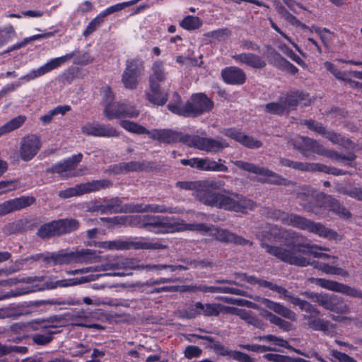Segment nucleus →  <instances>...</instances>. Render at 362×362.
<instances>
[{
	"instance_id": "nucleus-1",
	"label": "nucleus",
	"mask_w": 362,
	"mask_h": 362,
	"mask_svg": "<svg viewBox=\"0 0 362 362\" xmlns=\"http://www.w3.org/2000/svg\"><path fill=\"white\" fill-rule=\"evenodd\" d=\"M134 226L146 228L154 233H173L184 230H192L211 238L209 240H217L226 243H234L240 245L247 243V240L234 233L214 226H208L203 223H186L183 220L174 217L163 216L133 215L129 216L101 218V221L113 224H119L124 220Z\"/></svg>"
},
{
	"instance_id": "nucleus-2",
	"label": "nucleus",
	"mask_w": 362,
	"mask_h": 362,
	"mask_svg": "<svg viewBox=\"0 0 362 362\" xmlns=\"http://www.w3.org/2000/svg\"><path fill=\"white\" fill-rule=\"evenodd\" d=\"M104 274H92L88 277L70 278L60 280L49 279L46 280L43 277H28V278H10L6 280L0 281L1 286H11L18 282H23L25 285L18 287L16 291H12L3 296H0V300L25 295L43 290L55 289L57 288H67L75 286L84 284L89 281H94L99 276Z\"/></svg>"
},
{
	"instance_id": "nucleus-3",
	"label": "nucleus",
	"mask_w": 362,
	"mask_h": 362,
	"mask_svg": "<svg viewBox=\"0 0 362 362\" xmlns=\"http://www.w3.org/2000/svg\"><path fill=\"white\" fill-rule=\"evenodd\" d=\"M300 204L308 211L312 212L319 216L325 217L329 211H332L339 217L347 219L351 214L339 202L331 196L314 193L300 194L298 196Z\"/></svg>"
},
{
	"instance_id": "nucleus-4",
	"label": "nucleus",
	"mask_w": 362,
	"mask_h": 362,
	"mask_svg": "<svg viewBox=\"0 0 362 362\" xmlns=\"http://www.w3.org/2000/svg\"><path fill=\"white\" fill-rule=\"evenodd\" d=\"M221 313H235L241 319L257 328L264 329L266 327V325L257 317L254 316L250 311H247L245 309H231L219 303L203 304L200 302H197L194 305L189 308L187 316L189 318L195 317L199 315L216 316Z\"/></svg>"
},
{
	"instance_id": "nucleus-5",
	"label": "nucleus",
	"mask_w": 362,
	"mask_h": 362,
	"mask_svg": "<svg viewBox=\"0 0 362 362\" xmlns=\"http://www.w3.org/2000/svg\"><path fill=\"white\" fill-rule=\"evenodd\" d=\"M274 216L284 224L307 230L320 237L334 240H341V236L336 231L326 228L320 223H315L298 214L286 213L278 210L274 213Z\"/></svg>"
},
{
	"instance_id": "nucleus-6",
	"label": "nucleus",
	"mask_w": 362,
	"mask_h": 362,
	"mask_svg": "<svg viewBox=\"0 0 362 362\" xmlns=\"http://www.w3.org/2000/svg\"><path fill=\"white\" fill-rule=\"evenodd\" d=\"M98 255L90 249H83L68 252L59 250L57 252H45L31 256L29 259L40 261L45 264H69L71 263H92L96 262Z\"/></svg>"
},
{
	"instance_id": "nucleus-7",
	"label": "nucleus",
	"mask_w": 362,
	"mask_h": 362,
	"mask_svg": "<svg viewBox=\"0 0 362 362\" xmlns=\"http://www.w3.org/2000/svg\"><path fill=\"white\" fill-rule=\"evenodd\" d=\"M265 247L268 253L290 264H294L300 267H305L308 264H311L315 268L318 269L327 274L339 275L341 276H349V273L340 267L329 266L322 262H310L306 259V258L302 257L301 255H297L295 253L281 247L269 245H265Z\"/></svg>"
},
{
	"instance_id": "nucleus-8",
	"label": "nucleus",
	"mask_w": 362,
	"mask_h": 362,
	"mask_svg": "<svg viewBox=\"0 0 362 362\" xmlns=\"http://www.w3.org/2000/svg\"><path fill=\"white\" fill-rule=\"evenodd\" d=\"M118 199H112L110 203L107 204H100L93 203L88 207L90 211H98L102 214L117 213V212H153V213H169L177 214L182 211L176 208L167 207L164 205L151 204H133L123 208L119 204Z\"/></svg>"
},
{
	"instance_id": "nucleus-9",
	"label": "nucleus",
	"mask_w": 362,
	"mask_h": 362,
	"mask_svg": "<svg viewBox=\"0 0 362 362\" xmlns=\"http://www.w3.org/2000/svg\"><path fill=\"white\" fill-rule=\"evenodd\" d=\"M175 103L170 102L168 108L172 112L183 116H197L210 111L214 106V103L203 93L194 94L191 100L185 105H182L179 95H173Z\"/></svg>"
},
{
	"instance_id": "nucleus-10",
	"label": "nucleus",
	"mask_w": 362,
	"mask_h": 362,
	"mask_svg": "<svg viewBox=\"0 0 362 362\" xmlns=\"http://www.w3.org/2000/svg\"><path fill=\"white\" fill-rule=\"evenodd\" d=\"M100 248L108 250H158L166 248L162 240L143 237L128 238L112 241H103L98 243Z\"/></svg>"
},
{
	"instance_id": "nucleus-11",
	"label": "nucleus",
	"mask_w": 362,
	"mask_h": 362,
	"mask_svg": "<svg viewBox=\"0 0 362 362\" xmlns=\"http://www.w3.org/2000/svg\"><path fill=\"white\" fill-rule=\"evenodd\" d=\"M202 203L208 206L242 214H247L255 207V203L251 199L238 194L223 193H218L212 197H204Z\"/></svg>"
},
{
	"instance_id": "nucleus-12",
	"label": "nucleus",
	"mask_w": 362,
	"mask_h": 362,
	"mask_svg": "<svg viewBox=\"0 0 362 362\" xmlns=\"http://www.w3.org/2000/svg\"><path fill=\"white\" fill-rule=\"evenodd\" d=\"M229 284H235L240 286H244L245 284L250 285H258L259 287H266L270 290L276 291L281 295V298L291 302L295 305H298L300 309L307 312H312V305L305 300L294 297L284 288L277 286L272 282L259 279L255 276H247L246 274H238L235 276V281H228Z\"/></svg>"
},
{
	"instance_id": "nucleus-13",
	"label": "nucleus",
	"mask_w": 362,
	"mask_h": 362,
	"mask_svg": "<svg viewBox=\"0 0 362 362\" xmlns=\"http://www.w3.org/2000/svg\"><path fill=\"white\" fill-rule=\"evenodd\" d=\"M293 146L305 156H308V152L310 151L348 165L356 159L354 153H349L347 156H342L337 151L325 148L317 141L307 137H297L294 141Z\"/></svg>"
},
{
	"instance_id": "nucleus-14",
	"label": "nucleus",
	"mask_w": 362,
	"mask_h": 362,
	"mask_svg": "<svg viewBox=\"0 0 362 362\" xmlns=\"http://www.w3.org/2000/svg\"><path fill=\"white\" fill-rule=\"evenodd\" d=\"M74 52H71L59 57L52 59L44 65L40 66L39 68L30 71L25 75L22 76L19 78L18 82L8 84L3 89H1L0 90V95H4L7 93L12 92L15 90L18 87L21 86L22 83H28L30 81H33L58 68L62 64H64L68 60L71 59L74 56Z\"/></svg>"
},
{
	"instance_id": "nucleus-15",
	"label": "nucleus",
	"mask_w": 362,
	"mask_h": 362,
	"mask_svg": "<svg viewBox=\"0 0 362 362\" xmlns=\"http://www.w3.org/2000/svg\"><path fill=\"white\" fill-rule=\"evenodd\" d=\"M54 328L55 327L46 320H35L27 324H16L13 325L14 330L37 332L32 336V340L37 345L49 344L52 340L53 334L57 333L56 331L53 330Z\"/></svg>"
},
{
	"instance_id": "nucleus-16",
	"label": "nucleus",
	"mask_w": 362,
	"mask_h": 362,
	"mask_svg": "<svg viewBox=\"0 0 362 362\" xmlns=\"http://www.w3.org/2000/svg\"><path fill=\"white\" fill-rule=\"evenodd\" d=\"M186 145L207 153H216L228 146L223 139L202 137L198 135H189L185 139Z\"/></svg>"
},
{
	"instance_id": "nucleus-17",
	"label": "nucleus",
	"mask_w": 362,
	"mask_h": 362,
	"mask_svg": "<svg viewBox=\"0 0 362 362\" xmlns=\"http://www.w3.org/2000/svg\"><path fill=\"white\" fill-rule=\"evenodd\" d=\"M311 99L303 93H293L288 96L285 100H281L278 103H272L266 105V109L269 112L274 114H281L285 110L293 108L297 104L308 105L310 103Z\"/></svg>"
},
{
	"instance_id": "nucleus-18",
	"label": "nucleus",
	"mask_w": 362,
	"mask_h": 362,
	"mask_svg": "<svg viewBox=\"0 0 362 362\" xmlns=\"http://www.w3.org/2000/svg\"><path fill=\"white\" fill-rule=\"evenodd\" d=\"M223 163L224 160L218 159V161L209 158H192L182 159L181 163L184 165H189L192 168L203 171L227 172L228 168Z\"/></svg>"
},
{
	"instance_id": "nucleus-19",
	"label": "nucleus",
	"mask_w": 362,
	"mask_h": 362,
	"mask_svg": "<svg viewBox=\"0 0 362 362\" xmlns=\"http://www.w3.org/2000/svg\"><path fill=\"white\" fill-rule=\"evenodd\" d=\"M110 182L107 180H94L92 182L76 185L73 187L60 191L59 196L62 198H69L86 193L95 192L108 187Z\"/></svg>"
},
{
	"instance_id": "nucleus-20",
	"label": "nucleus",
	"mask_w": 362,
	"mask_h": 362,
	"mask_svg": "<svg viewBox=\"0 0 362 362\" xmlns=\"http://www.w3.org/2000/svg\"><path fill=\"white\" fill-rule=\"evenodd\" d=\"M303 236L300 235L299 233L290 231L285 232L283 233L282 238L286 240L287 245H293L295 249H296L298 252L303 254H310L313 255L315 257H327L328 255L326 254H323L322 252H318L317 250H328L327 248H322L321 247H318L316 245H312L310 243H307L305 244H295V241L293 240Z\"/></svg>"
},
{
	"instance_id": "nucleus-21",
	"label": "nucleus",
	"mask_w": 362,
	"mask_h": 362,
	"mask_svg": "<svg viewBox=\"0 0 362 362\" xmlns=\"http://www.w3.org/2000/svg\"><path fill=\"white\" fill-rule=\"evenodd\" d=\"M116 270L117 272L107 273L104 275L114 276H124L132 274V270L134 269H145L147 272L152 271L151 264H139L136 259L115 257Z\"/></svg>"
},
{
	"instance_id": "nucleus-22",
	"label": "nucleus",
	"mask_w": 362,
	"mask_h": 362,
	"mask_svg": "<svg viewBox=\"0 0 362 362\" xmlns=\"http://www.w3.org/2000/svg\"><path fill=\"white\" fill-rule=\"evenodd\" d=\"M82 154L78 153L59 162L52 167L53 173H56L62 177L77 176L81 174L76 169L77 164L82 159Z\"/></svg>"
},
{
	"instance_id": "nucleus-23",
	"label": "nucleus",
	"mask_w": 362,
	"mask_h": 362,
	"mask_svg": "<svg viewBox=\"0 0 362 362\" xmlns=\"http://www.w3.org/2000/svg\"><path fill=\"white\" fill-rule=\"evenodd\" d=\"M41 147L40 139L35 135L23 138L20 146V156L22 160L28 161L33 159Z\"/></svg>"
},
{
	"instance_id": "nucleus-24",
	"label": "nucleus",
	"mask_w": 362,
	"mask_h": 362,
	"mask_svg": "<svg viewBox=\"0 0 362 362\" xmlns=\"http://www.w3.org/2000/svg\"><path fill=\"white\" fill-rule=\"evenodd\" d=\"M236 166L249 172H252L260 176V180L263 182L272 183H279V177L268 169L259 167L255 164L244 162L242 160H236L233 162Z\"/></svg>"
},
{
	"instance_id": "nucleus-25",
	"label": "nucleus",
	"mask_w": 362,
	"mask_h": 362,
	"mask_svg": "<svg viewBox=\"0 0 362 362\" xmlns=\"http://www.w3.org/2000/svg\"><path fill=\"white\" fill-rule=\"evenodd\" d=\"M83 134L98 137H112L118 135L117 132L109 124L87 122L81 127Z\"/></svg>"
},
{
	"instance_id": "nucleus-26",
	"label": "nucleus",
	"mask_w": 362,
	"mask_h": 362,
	"mask_svg": "<svg viewBox=\"0 0 362 362\" xmlns=\"http://www.w3.org/2000/svg\"><path fill=\"white\" fill-rule=\"evenodd\" d=\"M141 68V64L137 59L127 62V67L122 75V82L127 88L134 89L136 88Z\"/></svg>"
},
{
	"instance_id": "nucleus-27",
	"label": "nucleus",
	"mask_w": 362,
	"mask_h": 362,
	"mask_svg": "<svg viewBox=\"0 0 362 362\" xmlns=\"http://www.w3.org/2000/svg\"><path fill=\"white\" fill-rule=\"evenodd\" d=\"M148 136L163 143L173 144L180 141L186 145L185 139L188 134L169 129H154L148 133Z\"/></svg>"
},
{
	"instance_id": "nucleus-28",
	"label": "nucleus",
	"mask_w": 362,
	"mask_h": 362,
	"mask_svg": "<svg viewBox=\"0 0 362 362\" xmlns=\"http://www.w3.org/2000/svg\"><path fill=\"white\" fill-rule=\"evenodd\" d=\"M35 199L31 196H22L10 199L0 204V216H4L14 211L20 210L32 205Z\"/></svg>"
},
{
	"instance_id": "nucleus-29",
	"label": "nucleus",
	"mask_w": 362,
	"mask_h": 362,
	"mask_svg": "<svg viewBox=\"0 0 362 362\" xmlns=\"http://www.w3.org/2000/svg\"><path fill=\"white\" fill-rule=\"evenodd\" d=\"M315 300L326 309L336 312L337 313H346V305L339 301L337 296H329L326 294H315L313 296Z\"/></svg>"
},
{
	"instance_id": "nucleus-30",
	"label": "nucleus",
	"mask_w": 362,
	"mask_h": 362,
	"mask_svg": "<svg viewBox=\"0 0 362 362\" xmlns=\"http://www.w3.org/2000/svg\"><path fill=\"white\" fill-rule=\"evenodd\" d=\"M312 280L315 281L316 284L327 290L342 293L352 297L361 296V293L356 289L336 281L324 279H313Z\"/></svg>"
},
{
	"instance_id": "nucleus-31",
	"label": "nucleus",
	"mask_w": 362,
	"mask_h": 362,
	"mask_svg": "<svg viewBox=\"0 0 362 362\" xmlns=\"http://www.w3.org/2000/svg\"><path fill=\"white\" fill-rule=\"evenodd\" d=\"M221 76L223 81L228 84H243L246 79L243 71L235 66L226 68L222 71Z\"/></svg>"
},
{
	"instance_id": "nucleus-32",
	"label": "nucleus",
	"mask_w": 362,
	"mask_h": 362,
	"mask_svg": "<svg viewBox=\"0 0 362 362\" xmlns=\"http://www.w3.org/2000/svg\"><path fill=\"white\" fill-rule=\"evenodd\" d=\"M225 134L247 148H257L262 144L260 141L255 139L252 136H249L235 129H228Z\"/></svg>"
},
{
	"instance_id": "nucleus-33",
	"label": "nucleus",
	"mask_w": 362,
	"mask_h": 362,
	"mask_svg": "<svg viewBox=\"0 0 362 362\" xmlns=\"http://www.w3.org/2000/svg\"><path fill=\"white\" fill-rule=\"evenodd\" d=\"M150 88L146 92V99L155 105H163L168 100V93L161 90L160 85H149Z\"/></svg>"
},
{
	"instance_id": "nucleus-34",
	"label": "nucleus",
	"mask_w": 362,
	"mask_h": 362,
	"mask_svg": "<svg viewBox=\"0 0 362 362\" xmlns=\"http://www.w3.org/2000/svg\"><path fill=\"white\" fill-rule=\"evenodd\" d=\"M238 63L246 64L255 69L263 68L266 62L261 57L252 53H243L233 57Z\"/></svg>"
},
{
	"instance_id": "nucleus-35",
	"label": "nucleus",
	"mask_w": 362,
	"mask_h": 362,
	"mask_svg": "<svg viewBox=\"0 0 362 362\" xmlns=\"http://www.w3.org/2000/svg\"><path fill=\"white\" fill-rule=\"evenodd\" d=\"M261 303L269 310H273L288 320L294 321L296 319L295 313L279 303L272 301L267 298H262L261 299Z\"/></svg>"
},
{
	"instance_id": "nucleus-36",
	"label": "nucleus",
	"mask_w": 362,
	"mask_h": 362,
	"mask_svg": "<svg viewBox=\"0 0 362 362\" xmlns=\"http://www.w3.org/2000/svg\"><path fill=\"white\" fill-rule=\"evenodd\" d=\"M225 185L223 180H200V194L206 197H212L218 193H212L214 189H219Z\"/></svg>"
},
{
	"instance_id": "nucleus-37",
	"label": "nucleus",
	"mask_w": 362,
	"mask_h": 362,
	"mask_svg": "<svg viewBox=\"0 0 362 362\" xmlns=\"http://www.w3.org/2000/svg\"><path fill=\"white\" fill-rule=\"evenodd\" d=\"M106 113L109 117H130L136 118L139 115V110L130 104L121 103V112H112L107 109Z\"/></svg>"
},
{
	"instance_id": "nucleus-38",
	"label": "nucleus",
	"mask_w": 362,
	"mask_h": 362,
	"mask_svg": "<svg viewBox=\"0 0 362 362\" xmlns=\"http://www.w3.org/2000/svg\"><path fill=\"white\" fill-rule=\"evenodd\" d=\"M54 221L58 236L62 234L71 233L76 230L79 226L78 221L73 218L60 219Z\"/></svg>"
},
{
	"instance_id": "nucleus-39",
	"label": "nucleus",
	"mask_w": 362,
	"mask_h": 362,
	"mask_svg": "<svg viewBox=\"0 0 362 362\" xmlns=\"http://www.w3.org/2000/svg\"><path fill=\"white\" fill-rule=\"evenodd\" d=\"M152 73L149 77V85H159L158 83L165 79V73L161 62H156L152 66Z\"/></svg>"
},
{
	"instance_id": "nucleus-40",
	"label": "nucleus",
	"mask_w": 362,
	"mask_h": 362,
	"mask_svg": "<svg viewBox=\"0 0 362 362\" xmlns=\"http://www.w3.org/2000/svg\"><path fill=\"white\" fill-rule=\"evenodd\" d=\"M26 120L24 115H18L0 127V136L20 128Z\"/></svg>"
},
{
	"instance_id": "nucleus-41",
	"label": "nucleus",
	"mask_w": 362,
	"mask_h": 362,
	"mask_svg": "<svg viewBox=\"0 0 362 362\" xmlns=\"http://www.w3.org/2000/svg\"><path fill=\"white\" fill-rule=\"evenodd\" d=\"M177 187L192 192V194L202 202V198L206 197L200 193V180L199 181H185V182H177L176 183Z\"/></svg>"
},
{
	"instance_id": "nucleus-42",
	"label": "nucleus",
	"mask_w": 362,
	"mask_h": 362,
	"mask_svg": "<svg viewBox=\"0 0 362 362\" xmlns=\"http://www.w3.org/2000/svg\"><path fill=\"white\" fill-rule=\"evenodd\" d=\"M327 139L334 144H337L342 146L344 148L349 149H354L352 142L348 139L342 137L340 134H338L334 132H326L323 134Z\"/></svg>"
},
{
	"instance_id": "nucleus-43",
	"label": "nucleus",
	"mask_w": 362,
	"mask_h": 362,
	"mask_svg": "<svg viewBox=\"0 0 362 362\" xmlns=\"http://www.w3.org/2000/svg\"><path fill=\"white\" fill-rule=\"evenodd\" d=\"M310 325L313 329L322 331L327 335H333L337 332L334 325L323 320H314L311 322Z\"/></svg>"
},
{
	"instance_id": "nucleus-44",
	"label": "nucleus",
	"mask_w": 362,
	"mask_h": 362,
	"mask_svg": "<svg viewBox=\"0 0 362 362\" xmlns=\"http://www.w3.org/2000/svg\"><path fill=\"white\" fill-rule=\"evenodd\" d=\"M310 325L313 329L322 331L327 335H333L337 332L334 325L323 320H314L311 322Z\"/></svg>"
},
{
	"instance_id": "nucleus-45",
	"label": "nucleus",
	"mask_w": 362,
	"mask_h": 362,
	"mask_svg": "<svg viewBox=\"0 0 362 362\" xmlns=\"http://www.w3.org/2000/svg\"><path fill=\"white\" fill-rule=\"evenodd\" d=\"M37 235L43 239L58 236L55 221H54L40 226L37 230Z\"/></svg>"
},
{
	"instance_id": "nucleus-46",
	"label": "nucleus",
	"mask_w": 362,
	"mask_h": 362,
	"mask_svg": "<svg viewBox=\"0 0 362 362\" xmlns=\"http://www.w3.org/2000/svg\"><path fill=\"white\" fill-rule=\"evenodd\" d=\"M16 36L13 27L11 25L0 28V47L12 41Z\"/></svg>"
},
{
	"instance_id": "nucleus-47",
	"label": "nucleus",
	"mask_w": 362,
	"mask_h": 362,
	"mask_svg": "<svg viewBox=\"0 0 362 362\" xmlns=\"http://www.w3.org/2000/svg\"><path fill=\"white\" fill-rule=\"evenodd\" d=\"M108 270H116L115 258L111 259L106 264H103L96 267H89L78 269V274H86L88 272H106Z\"/></svg>"
},
{
	"instance_id": "nucleus-48",
	"label": "nucleus",
	"mask_w": 362,
	"mask_h": 362,
	"mask_svg": "<svg viewBox=\"0 0 362 362\" xmlns=\"http://www.w3.org/2000/svg\"><path fill=\"white\" fill-rule=\"evenodd\" d=\"M119 124L122 128L131 133L138 134H146L148 135L150 132L144 127L129 120H121Z\"/></svg>"
},
{
	"instance_id": "nucleus-49",
	"label": "nucleus",
	"mask_w": 362,
	"mask_h": 362,
	"mask_svg": "<svg viewBox=\"0 0 362 362\" xmlns=\"http://www.w3.org/2000/svg\"><path fill=\"white\" fill-rule=\"evenodd\" d=\"M198 291H201L204 293L207 292H221V293H230L235 294L245 295L244 292L241 291L238 288H230L228 286H199L197 288Z\"/></svg>"
},
{
	"instance_id": "nucleus-50",
	"label": "nucleus",
	"mask_w": 362,
	"mask_h": 362,
	"mask_svg": "<svg viewBox=\"0 0 362 362\" xmlns=\"http://www.w3.org/2000/svg\"><path fill=\"white\" fill-rule=\"evenodd\" d=\"M337 191L343 194L362 201V188L354 186L339 187Z\"/></svg>"
},
{
	"instance_id": "nucleus-51",
	"label": "nucleus",
	"mask_w": 362,
	"mask_h": 362,
	"mask_svg": "<svg viewBox=\"0 0 362 362\" xmlns=\"http://www.w3.org/2000/svg\"><path fill=\"white\" fill-rule=\"evenodd\" d=\"M202 25V20L197 16H188L185 17L182 22L180 25L186 30H195L201 27Z\"/></svg>"
},
{
	"instance_id": "nucleus-52",
	"label": "nucleus",
	"mask_w": 362,
	"mask_h": 362,
	"mask_svg": "<svg viewBox=\"0 0 362 362\" xmlns=\"http://www.w3.org/2000/svg\"><path fill=\"white\" fill-rule=\"evenodd\" d=\"M307 29H308L311 33L316 34L325 45L327 44L332 35L331 32L325 28L322 29L318 27L313 26L310 28H308Z\"/></svg>"
},
{
	"instance_id": "nucleus-53",
	"label": "nucleus",
	"mask_w": 362,
	"mask_h": 362,
	"mask_svg": "<svg viewBox=\"0 0 362 362\" xmlns=\"http://www.w3.org/2000/svg\"><path fill=\"white\" fill-rule=\"evenodd\" d=\"M281 163L284 166L291 167L295 169H298L300 170H310L311 169V166L307 163H294L288 159H282Z\"/></svg>"
},
{
	"instance_id": "nucleus-54",
	"label": "nucleus",
	"mask_w": 362,
	"mask_h": 362,
	"mask_svg": "<svg viewBox=\"0 0 362 362\" xmlns=\"http://www.w3.org/2000/svg\"><path fill=\"white\" fill-rule=\"evenodd\" d=\"M132 4H134V1L115 4L114 6L107 8L105 11H103L102 13H100V16L102 18H104L105 16H106L109 14H111L114 12L120 11V10L124 8L126 6L131 5Z\"/></svg>"
},
{
	"instance_id": "nucleus-55",
	"label": "nucleus",
	"mask_w": 362,
	"mask_h": 362,
	"mask_svg": "<svg viewBox=\"0 0 362 362\" xmlns=\"http://www.w3.org/2000/svg\"><path fill=\"white\" fill-rule=\"evenodd\" d=\"M259 339L267 340L272 342L274 345L281 347L286 348L288 346V343L286 340L271 334L261 337H259Z\"/></svg>"
},
{
	"instance_id": "nucleus-56",
	"label": "nucleus",
	"mask_w": 362,
	"mask_h": 362,
	"mask_svg": "<svg viewBox=\"0 0 362 362\" xmlns=\"http://www.w3.org/2000/svg\"><path fill=\"white\" fill-rule=\"evenodd\" d=\"M151 267L152 271H160L162 269H167L170 272L187 269L186 267L182 265L151 264Z\"/></svg>"
},
{
	"instance_id": "nucleus-57",
	"label": "nucleus",
	"mask_w": 362,
	"mask_h": 362,
	"mask_svg": "<svg viewBox=\"0 0 362 362\" xmlns=\"http://www.w3.org/2000/svg\"><path fill=\"white\" fill-rule=\"evenodd\" d=\"M103 18L99 15L95 18L91 22L89 23L86 30L83 32V35L87 37L92 33H93L101 24Z\"/></svg>"
},
{
	"instance_id": "nucleus-58",
	"label": "nucleus",
	"mask_w": 362,
	"mask_h": 362,
	"mask_svg": "<svg viewBox=\"0 0 362 362\" xmlns=\"http://www.w3.org/2000/svg\"><path fill=\"white\" fill-rule=\"evenodd\" d=\"M101 95L104 107L105 104L114 103V94L110 87H103L101 90Z\"/></svg>"
},
{
	"instance_id": "nucleus-59",
	"label": "nucleus",
	"mask_w": 362,
	"mask_h": 362,
	"mask_svg": "<svg viewBox=\"0 0 362 362\" xmlns=\"http://www.w3.org/2000/svg\"><path fill=\"white\" fill-rule=\"evenodd\" d=\"M202 349L197 346H188L185 350V356L189 359L199 357L202 354Z\"/></svg>"
},
{
	"instance_id": "nucleus-60",
	"label": "nucleus",
	"mask_w": 362,
	"mask_h": 362,
	"mask_svg": "<svg viewBox=\"0 0 362 362\" xmlns=\"http://www.w3.org/2000/svg\"><path fill=\"white\" fill-rule=\"evenodd\" d=\"M57 33V30L51 31V32H47L42 34H37L32 36H30L28 37H26L23 40V42L25 43V45H26L28 43H29L31 41L42 39V38H48L50 37H53L56 33Z\"/></svg>"
},
{
	"instance_id": "nucleus-61",
	"label": "nucleus",
	"mask_w": 362,
	"mask_h": 362,
	"mask_svg": "<svg viewBox=\"0 0 362 362\" xmlns=\"http://www.w3.org/2000/svg\"><path fill=\"white\" fill-rule=\"evenodd\" d=\"M269 20L272 28L277 33H279L284 39H286L293 47H295L297 51L300 52V48L298 46L276 25L272 19L269 18Z\"/></svg>"
},
{
	"instance_id": "nucleus-62",
	"label": "nucleus",
	"mask_w": 362,
	"mask_h": 362,
	"mask_svg": "<svg viewBox=\"0 0 362 362\" xmlns=\"http://www.w3.org/2000/svg\"><path fill=\"white\" fill-rule=\"evenodd\" d=\"M269 20L272 28L277 33H279L284 39H286L293 47H295L297 51L300 52V48L298 46L276 25L272 19L269 18Z\"/></svg>"
},
{
	"instance_id": "nucleus-63",
	"label": "nucleus",
	"mask_w": 362,
	"mask_h": 362,
	"mask_svg": "<svg viewBox=\"0 0 362 362\" xmlns=\"http://www.w3.org/2000/svg\"><path fill=\"white\" fill-rule=\"evenodd\" d=\"M281 14H282V17L286 21L290 23L291 24H292L293 25L300 26V28H302L303 29H307L308 28V27L305 24L301 23L298 20H297V18L295 16H293V15H291L288 12L284 11V12L281 13Z\"/></svg>"
},
{
	"instance_id": "nucleus-64",
	"label": "nucleus",
	"mask_w": 362,
	"mask_h": 362,
	"mask_svg": "<svg viewBox=\"0 0 362 362\" xmlns=\"http://www.w3.org/2000/svg\"><path fill=\"white\" fill-rule=\"evenodd\" d=\"M305 124L310 130H313L320 134L323 135L325 133V127L318 122L313 120H308L305 122Z\"/></svg>"
}]
</instances>
